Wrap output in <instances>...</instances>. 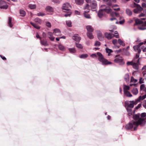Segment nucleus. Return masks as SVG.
<instances>
[{"label":"nucleus","mask_w":146,"mask_h":146,"mask_svg":"<svg viewBox=\"0 0 146 146\" xmlns=\"http://www.w3.org/2000/svg\"><path fill=\"white\" fill-rule=\"evenodd\" d=\"M140 114L138 113L133 115V118L135 120L133 123H129L126 125L125 128H136L139 126L141 127L144 126L146 123V120L145 119L140 118Z\"/></svg>","instance_id":"obj_1"},{"label":"nucleus","mask_w":146,"mask_h":146,"mask_svg":"<svg viewBox=\"0 0 146 146\" xmlns=\"http://www.w3.org/2000/svg\"><path fill=\"white\" fill-rule=\"evenodd\" d=\"M71 6L70 4L68 3H64L63 5L62 9L64 12H66V13L64 14L65 17H66L70 16L71 14L72 11L70 10Z\"/></svg>","instance_id":"obj_2"},{"label":"nucleus","mask_w":146,"mask_h":146,"mask_svg":"<svg viewBox=\"0 0 146 146\" xmlns=\"http://www.w3.org/2000/svg\"><path fill=\"white\" fill-rule=\"evenodd\" d=\"M97 54L99 57L98 60L102 63V64L103 65H108L112 64L111 62L108 61L107 60L104 58L100 52H97Z\"/></svg>","instance_id":"obj_3"},{"label":"nucleus","mask_w":146,"mask_h":146,"mask_svg":"<svg viewBox=\"0 0 146 146\" xmlns=\"http://www.w3.org/2000/svg\"><path fill=\"white\" fill-rule=\"evenodd\" d=\"M111 9L108 7H106L105 8L100 9L98 13V16L100 18H102L105 13H109L111 12Z\"/></svg>","instance_id":"obj_4"},{"label":"nucleus","mask_w":146,"mask_h":146,"mask_svg":"<svg viewBox=\"0 0 146 146\" xmlns=\"http://www.w3.org/2000/svg\"><path fill=\"white\" fill-rule=\"evenodd\" d=\"M115 57L116 58L114 60V62L119 63L120 65H123L125 63L122 57L119 56L118 55H116Z\"/></svg>","instance_id":"obj_5"},{"label":"nucleus","mask_w":146,"mask_h":146,"mask_svg":"<svg viewBox=\"0 0 146 146\" xmlns=\"http://www.w3.org/2000/svg\"><path fill=\"white\" fill-rule=\"evenodd\" d=\"M133 5L134 7H136V8L133 10V12L135 13H139L142 11L143 8L140 6V5L137 4L135 3H134Z\"/></svg>","instance_id":"obj_6"},{"label":"nucleus","mask_w":146,"mask_h":146,"mask_svg":"<svg viewBox=\"0 0 146 146\" xmlns=\"http://www.w3.org/2000/svg\"><path fill=\"white\" fill-rule=\"evenodd\" d=\"M97 3L96 1L92 0L90 3V6L91 7V9L92 11H95L97 7Z\"/></svg>","instance_id":"obj_7"},{"label":"nucleus","mask_w":146,"mask_h":146,"mask_svg":"<svg viewBox=\"0 0 146 146\" xmlns=\"http://www.w3.org/2000/svg\"><path fill=\"white\" fill-rule=\"evenodd\" d=\"M143 44V43L140 42L138 45L134 46L133 48L135 51L137 52L138 53H140L141 52V50L140 47Z\"/></svg>","instance_id":"obj_8"},{"label":"nucleus","mask_w":146,"mask_h":146,"mask_svg":"<svg viewBox=\"0 0 146 146\" xmlns=\"http://www.w3.org/2000/svg\"><path fill=\"white\" fill-rule=\"evenodd\" d=\"M129 102L131 103H129L126 102H125V105L126 106H127V108H133L134 107V105L136 104V101H130Z\"/></svg>","instance_id":"obj_9"},{"label":"nucleus","mask_w":146,"mask_h":146,"mask_svg":"<svg viewBox=\"0 0 146 146\" xmlns=\"http://www.w3.org/2000/svg\"><path fill=\"white\" fill-rule=\"evenodd\" d=\"M8 7V5L5 1L0 0V8L1 9H6Z\"/></svg>","instance_id":"obj_10"},{"label":"nucleus","mask_w":146,"mask_h":146,"mask_svg":"<svg viewBox=\"0 0 146 146\" xmlns=\"http://www.w3.org/2000/svg\"><path fill=\"white\" fill-rule=\"evenodd\" d=\"M105 37L108 39H111L114 37V34L108 33H106L105 34Z\"/></svg>","instance_id":"obj_11"},{"label":"nucleus","mask_w":146,"mask_h":146,"mask_svg":"<svg viewBox=\"0 0 146 146\" xmlns=\"http://www.w3.org/2000/svg\"><path fill=\"white\" fill-rule=\"evenodd\" d=\"M73 39L76 42H79L81 40V38L78 35L75 34L73 36Z\"/></svg>","instance_id":"obj_12"},{"label":"nucleus","mask_w":146,"mask_h":146,"mask_svg":"<svg viewBox=\"0 0 146 146\" xmlns=\"http://www.w3.org/2000/svg\"><path fill=\"white\" fill-rule=\"evenodd\" d=\"M146 98L144 95L139 96L138 98L136 100V104H137L138 102H139L141 100H143Z\"/></svg>","instance_id":"obj_13"},{"label":"nucleus","mask_w":146,"mask_h":146,"mask_svg":"<svg viewBox=\"0 0 146 146\" xmlns=\"http://www.w3.org/2000/svg\"><path fill=\"white\" fill-rule=\"evenodd\" d=\"M86 29L88 32H92L94 31V29L90 25H87L86 26Z\"/></svg>","instance_id":"obj_14"},{"label":"nucleus","mask_w":146,"mask_h":146,"mask_svg":"<svg viewBox=\"0 0 146 146\" xmlns=\"http://www.w3.org/2000/svg\"><path fill=\"white\" fill-rule=\"evenodd\" d=\"M135 23L134 24V26H135L139 24H141L143 23V21L141 20L137 19L135 20Z\"/></svg>","instance_id":"obj_15"},{"label":"nucleus","mask_w":146,"mask_h":146,"mask_svg":"<svg viewBox=\"0 0 146 146\" xmlns=\"http://www.w3.org/2000/svg\"><path fill=\"white\" fill-rule=\"evenodd\" d=\"M46 10L48 12H53L54 11L53 8L50 6H47L45 8Z\"/></svg>","instance_id":"obj_16"},{"label":"nucleus","mask_w":146,"mask_h":146,"mask_svg":"<svg viewBox=\"0 0 146 146\" xmlns=\"http://www.w3.org/2000/svg\"><path fill=\"white\" fill-rule=\"evenodd\" d=\"M89 12V11H84V17L88 19H90L91 18L89 14H86L87 13H88Z\"/></svg>","instance_id":"obj_17"},{"label":"nucleus","mask_w":146,"mask_h":146,"mask_svg":"<svg viewBox=\"0 0 146 146\" xmlns=\"http://www.w3.org/2000/svg\"><path fill=\"white\" fill-rule=\"evenodd\" d=\"M124 94L127 96L128 97H131L132 96V94H131L127 90H124Z\"/></svg>","instance_id":"obj_18"},{"label":"nucleus","mask_w":146,"mask_h":146,"mask_svg":"<svg viewBox=\"0 0 146 146\" xmlns=\"http://www.w3.org/2000/svg\"><path fill=\"white\" fill-rule=\"evenodd\" d=\"M84 0H75V2L78 5H81L83 4Z\"/></svg>","instance_id":"obj_19"},{"label":"nucleus","mask_w":146,"mask_h":146,"mask_svg":"<svg viewBox=\"0 0 146 146\" xmlns=\"http://www.w3.org/2000/svg\"><path fill=\"white\" fill-rule=\"evenodd\" d=\"M126 14L129 16H131L132 15V11L129 9H127L126 10Z\"/></svg>","instance_id":"obj_20"},{"label":"nucleus","mask_w":146,"mask_h":146,"mask_svg":"<svg viewBox=\"0 0 146 146\" xmlns=\"http://www.w3.org/2000/svg\"><path fill=\"white\" fill-rule=\"evenodd\" d=\"M12 21V18L11 17H9L8 18V24L9 26L11 28H12L13 26V25L11 23Z\"/></svg>","instance_id":"obj_21"},{"label":"nucleus","mask_w":146,"mask_h":146,"mask_svg":"<svg viewBox=\"0 0 146 146\" xmlns=\"http://www.w3.org/2000/svg\"><path fill=\"white\" fill-rule=\"evenodd\" d=\"M40 43L42 45H44V46H46L48 45V44L47 43V41L44 40H41L40 41Z\"/></svg>","instance_id":"obj_22"},{"label":"nucleus","mask_w":146,"mask_h":146,"mask_svg":"<svg viewBox=\"0 0 146 146\" xmlns=\"http://www.w3.org/2000/svg\"><path fill=\"white\" fill-rule=\"evenodd\" d=\"M30 23L35 28L37 29H40V27L36 24L32 22H31Z\"/></svg>","instance_id":"obj_23"},{"label":"nucleus","mask_w":146,"mask_h":146,"mask_svg":"<svg viewBox=\"0 0 146 146\" xmlns=\"http://www.w3.org/2000/svg\"><path fill=\"white\" fill-rule=\"evenodd\" d=\"M132 92L134 95H137L138 93V89L136 88H133L132 90Z\"/></svg>","instance_id":"obj_24"},{"label":"nucleus","mask_w":146,"mask_h":146,"mask_svg":"<svg viewBox=\"0 0 146 146\" xmlns=\"http://www.w3.org/2000/svg\"><path fill=\"white\" fill-rule=\"evenodd\" d=\"M92 33V32H88L87 33V35L88 37L90 39H92L94 38Z\"/></svg>","instance_id":"obj_25"},{"label":"nucleus","mask_w":146,"mask_h":146,"mask_svg":"<svg viewBox=\"0 0 146 146\" xmlns=\"http://www.w3.org/2000/svg\"><path fill=\"white\" fill-rule=\"evenodd\" d=\"M124 78L126 82H128L129 80V76L128 74H125Z\"/></svg>","instance_id":"obj_26"},{"label":"nucleus","mask_w":146,"mask_h":146,"mask_svg":"<svg viewBox=\"0 0 146 146\" xmlns=\"http://www.w3.org/2000/svg\"><path fill=\"white\" fill-rule=\"evenodd\" d=\"M20 14L21 16L24 17L25 16L26 12L24 10L20 9Z\"/></svg>","instance_id":"obj_27"},{"label":"nucleus","mask_w":146,"mask_h":146,"mask_svg":"<svg viewBox=\"0 0 146 146\" xmlns=\"http://www.w3.org/2000/svg\"><path fill=\"white\" fill-rule=\"evenodd\" d=\"M58 47L59 49L62 51H64L66 49L65 47L61 44H60L58 45Z\"/></svg>","instance_id":"obj_28"},{"label":"nucleus","mask_w":146,"mask_h":146,"mask_svg":"<svg viewBox=\"0 0 146 146\" xmlns=\"http://www.w3.org/2000/svg\"><path fill=\"white\" fill-rule=\"evenodd\" d=\"M119 44L121 45H122L123 46H125V44L120 39H119L118 41Z\"/></svg>","instance_id":"obj_29"},{"label":"nucleus","mask_w":146,"mask_h":146,"mask_svg":"<svg viewBox=\"0 0 146 146\" xmlns=\"http://www.w3.org/2000/svg\"><path fill=\"white\" fill-rule=\"evenodd\" d=\"M132 66L133 68L135 69L138 70V65L137 63L134 62Z\"/></svg>","instance_id":"obj_30"},{"label":"nucleus","mask_w":146,"mask_h":146,"mask_svg":"<svg viewBox=\"0 0 146 146\" xmlns=\"http://www.w3.org/2000/svg\"><path fill=\"white\" fill-rule=\"evenodd\" d=\"M66 22V25L68 27H72V22L70 21H67Z\"/></svg>","instance_id":"obj_31"},{"label":"nucleus","mask_w":146,"mask_h":146,"mask_svg":"<svg viewBox=\"0 0 146 146\" xmlns=\"http://www.w3.org/2000/svg\"><path fill=\"white\" fill-rule=\"evenodd\" d=\"M34 21L35 22L40 24H41L42 22L41 20L38 18H36L35 19Z\"/></svg>","instance_id":"obj_32"},{"label":"nucleus","mask_w":146,"mask_h":146,"mask_svg":"<svg viewBox=\"0 0 146 146\" xmlns=\"http://www.w3.org/2000/svg\"><path fill=\"white\" fill-rule=\"evenodd\" d=\"M29 7L31 9H35L36 7V6L35 5L31 4H29Z\"/></svg>","instance_id":"obj_33"},{"label":"nucleus","mask_w":146,"mask_h":146,"mask_svg":"<svg viewBox=\"0 0 146 146\" xmlns=\"http://www.w3.org/2000/svg\"><path fill=\"white\" fill-rule=\"evenodd\" d=\"M88 56V55L87 54H83L79 56V57L81 58L84 59L87 57Z\"/></svg>","instance_id":"obj_34"},{"label":"nucleus","mask_w":146,"mask_h":146,"mask_svg":"<svg viewBox=\"0 0 146 146\" xmlns=\"http://www.w3.org/2000/svg\"><path fill=\"white\" fill-rule=\"evenodd\" d=\"M140 53H138L137 54H136V55L135 57L134 58L135 60H137L135 61H136L137 62H138L139 61V59H138L139 56V54Z\"/></svg>","instance_id":"obj_35"},{"label":"nucleus","mask_w":146,"mask_h":146,"mask_svg":"<svg viewBox=\"0 0 146 146\" xmlns=\"http://www.w3.org/2000/svg\"><path fill=\"white\" fill-rule=\"evenodd\" d=\"M68 50L71 53H74L76 51L74 48H69L68 49Z\"/></svg>","instance_id":"obj_36"},{"label":"nucleus","mask_w":146,"mask_h":146,"mask_svg":"<svg viewBox=\"0 0 146 146\" xmlns=\"http://www.w3.org/2000/svg\"><path fill=\"white\" fill-rule=\"evenodd\" d=\"M89 5L88 4H86L84 6V10L87 9L86 11H89Z\"/></svg>","instance_id":"obj_37"},{"label":"nucleus","mask_w":146,"mask_h":146,"mask_svg":"<svg viewBox=\"0 0 146 146\" xmlns=\"http://www.w3.org/2000/svg\"><path fill=\"white\" fill-rule=\"evenodd\" d=\"M106 52L108 54V55L109 56H110V53L113 52L112 50L108 48H106Z\"/></svg>","instance_id":"obj_38"},{"label":"nucleus","mask_w":146,"mask_h":146,"mask_svg":"<svg viewBox=\"0 0 146 146\" xmlns=\"http://www.w3.org/2000/svg\"><path fill=\"white\" fill-rule=\"evenodd\" d=\"M127 110L128 113V114L129 116L131 115L132 113L131 110V109H128L127 108Z\"/></svg>","instance_id":"obj_39"},{"label":"nucleus","mask_w":146,"mask_h":146,"mask_svg":"<svg viewBox=\"0 0 146 146\" xmlns=\"http://www.w3.org/2000/svg\"><path fill=\"white\" fill-rule=\"evenodd\" d=\"M76 47L78 48L82 49L83 48V46L81 44L76 43Z\"/></svg>","instance_id":"obj_40"},{"label":"nucleus","mask_w":146,"mask_h":146,"mask_svg":"<svg viewBox=\"0 0 146 146\" xmlns=\"http://www.w3.org/2000/svg\"><path fill=\"white\" fill-rule=\"evenodd\" d=\"M60 33V30L58 29H55L53 30L54 33Z\"/></svg>","instance_id":"obj_41"},{"label":"nucleus","mask_w":146,"mask_h":146,"mask_svg":"<svg viewBox=\"0 0 146 146\" xmlns=\"http://www.w3.org/2000/svg\"><path fill=\"white\" fill-rule=\"evenodd\" d=\"M111 16H112L114 15H115V16H116L117 17H119V13H117L115 12H112L111 14Z\"/></svg>","instance_id":"obj_42"},{"label":"nucleus","mask_w":146,"mask_h":146,"mask_svg":"<svg viewBox=\"0 0 146 146\" xmlns=\"http://www.w3.org/2000/svg\"><path fill=\"white\" fill-rule=\"evenodd\" d=\"M137 81V80L136 79H134L133 77H131L130 82H134V83H136Z\"/></svg>","instance_id":"obj_43"},{"label":"nucleus","mask_w":146,"mask_h":146,"mask_svg":"<svg viewBox=\"0 0 146 146\" xmlns=\"http://www.w3.org/2000/svg\"><path fill=\"white\" fill-rule=\"evenodd\" d=\"M45 15L46 14L42 12H39L37 14V15L38 16H45Z\"/></svg>","instance_id":"obj_44"},{"label":"nucleus","mask_w":146,"mask_h":146,"mask_svg":"<svg viewBox=\"0 0 146 146\" xmlns=\"http://www.w3.org/2000/svg\"><path fill=\"white\" fill-rule=\"evenodd\" d=\"M126 131H131L133 130V131H136L137 130V128H125Z\"/></svg>","instance_id":"obj_45"},{"label":"nucleus","mask_w":146,"mask_h":146,"mask_svg":"<svg viewBox=\"0 0 146 146\" xmlns=\"http://www.w3.org/2000/svg\"><path fill=\"white\" fill-rule=\"evenodd\" d=\"M138 29L140 30H144L146 29V27H145L142 26V27H138Z\"/></svg>","instance_id":"obj_46"},{"label":"nucleus","mask_w":146,"mask_h":146,"mask_svg":"<svg viewBox=\"0 0 146 146\" xmlns=\"http://www.w3.org/2000/svg\"><path fill=\"white\" fill-rule=\"evenodd\" d=\"M46 25L49 28L51 26L50 23L48 21L46 22Z\"/></svg>","instance_id":"obj_47"},{"label":"nucleus","mask_w":146,"mask_h":146,"mask_svg":"<svg viewBox=\"0 0 146 146\" xmlns=\"http://www.w3.org/2000/svg\"><path fill=\"white\" fill-rule=\"evenodd\" d=\"M139 82L140 84L143 83H144V80L142 77L140 78L139 80Z\"/></svg>","instance_id":"obj_48"},{"label":"nucleus","mask_w":146,"mask_h":146,"mask_svg":"<svg viewBox=\"0 0 146 146\" xmlns=\"http://www.w3.org/2000/svg\"><path fill=\"white\" fill-rule=\"evenodd\" d=\"M129 86H125L124 88H123V91L125 90H129Z\"/></svg>","instance_id":"obj_49"},{"label":"nucleus","mask_w":146,"mask_h":146,"mask_svg":"<svg viewBox=\"0 0 146 146\" xmlns=\"http://www.w3.org/2000/svg\"><path fill=\"white\" fill-rule=\"evenodd\" d=\"M112 43L114 45H115L117 43V40L116 39H114L112 40Z\"/></svg>","instance_id":"obj_50"},{"label":"nucleus","mask_w":146,"mask_h":146,"mask_svg":"<svg viewBox=\"0 0 146 146\" xmlns=\"http://www.w3.org/2000/svg\"><path fill=\"white\" fill-rule=\"evenodd\" d=\"M100 44V42L99 41H96V42H95V46H99Z\"/></svg>","instance_id":"obj_51"},{"label":"nucleus","mask_w":146,"mask_h":146,"mask_svg":"<svg viewBox=\"0 0 146 146\" xmlns=\"http://www.w3.org/2000/svg\"><path fill=\"white\" fill-rule=\"evenodd\" d=\"M141 106V104H139L138 106H136L135 108V110H137L139 108H140Z\"/></svg>","instance_id":"obj_52"},{"label":"nucleus","mask_w":146,"mask_h":146,"mask_svg":"<svg viewBox=\"0 0 146 146\" xmlns=\"http://www.w3.org/2000/svg\"><path fill=\"white\" fill-rule=\"evenodd\" d=\"M141 117H145L146 116V113L144 112L141 113L140 115Z\"/></svg>","instance_id":"obj_53"},{"label":"nucleus","mask_w":146,"mask_h":146,"mask_svg":"<svg viewBox=\"0 0 146 146\" xmlns=\"http://www.w3.org/2000/svg\"><path fill=\"white\" fill-rule=\"evenodd\" d=\"M125 21L124 19H123L121 21H119V23L120 24H123L125 23Z\"/></svg>","instance_id":"obj_54"},{"label":"nucleus","mask_w":146,"mask_h":146,"mask_svg":"<svg viewBox=\"0 0 146 146\" xmlns=\"http://www.w3.org/2000/svg\"><path fill=\"white\" fill-rule=\"evenodd\" d=\"M134 63V62H127V65H133V63Z\"/></svg>","instance_id":"obj_55"},{"label":"nucleus","mask_w":146,"mask_h":146,"mask_svg":"<svg viewBox=\"0 0 146 146\" xmlns=\"http://www.w3.org/2000/svg\"><path fill=\"white\" fill-rule=\"evenodd\" d=\"M98 38L99 40L101 41L103 40L104 39V37L103 36H100Z\"/></svg>","instance_id":"obj_56"},{"label":"nucleus","mask_w":146,"mask_h":146,"mask_svg":"<svg viewBox=\"0 0 146 146\" xmlns=\"http://www.w3.org/2000/svg\"><path fill=\"white\" fill-rule=\"evenodd\" d=\"M143 107L146 109V100H144V103L143 104Z\"/></svg>","instance_id":"obj_57"},{"label":"nucleus","mask_w":146,"mask_h":146,"mask_svg":"<svg viewBox=\"0 0 146 146\" xmlns=\"http://www.w3.org/2000/svg\"><path fill=\"white\" fill-rule=\"evenodd\" d=\"M102 33L98 31V37L102 36Z\"/></svg>","instance_id":"obj_58"},{"label":"nucleus","mask_w":146,"mask_h":146,"mask_svg":"<svg viewBox=\"0 0 146 146\" xmlns=\"http://www.w3.org/2000/svg\"><path fill=\"white\" fill-rule=\"evenodd\" d=\"M145 87V85H144V84H142L141 85V86H140V89L141 90H143V88H144Z\"/></svg>","instance_id":"obj_59"},{"label":"nucleus","mask_w":146,"mask_h":146,"mask_svg":"<svg viewBox=\"0 0 146 146\" xmlns=\"http://www.w3.org/2000/svg\"><path fill=\"white\" fill-rule=\"evenodd\" d=\"M52 2L56 3H59L60 2V1L59 0H52Z\"/></svg>","instance_id":"obj_60"},{"label":"nucleus","mask_w":146,"mask_h":146,"mask_svg":"<svg viewBox=\"0 0 146 146\" xmlns=\"http://www.w3.org/2000/svg\"><path fill=\"white\" fill-rule=\"evenodd\" d=\"M36 38H40V39L41 38V37L40 36L39 34H38V33H36Z\"/></svg>","instance_id":"obj_61"},{"label":"nucleus","mask_w":146,"mask_h":146,"mask_svg":"<svg viewBox=\"0 0 146 146\" xmlns=\"http://www.w3.org/2000/svg\"><path fill=\"white\" fill-rule=\"evenodd\" d=\"M91 56L92 57H97V56L95 54H93L91 55Z\"/></svg>","instance_id":"obj_62"},{"label":"nucleus","mask_w":146,"mask_h":146,"mask_svg":"<svg viewBox=\"0 0 146 146\" xmlns=\"http://www.w3.org/2000/svg\"><path fill=\"white\" fill-rule=\"evenodd\" d=\"M145 16V14L142 13H141L140 14H139V17H144Z\"/></svg>","instance_id":"obj_63"},{"label":"nucleus","mask_w":146,"mask_h":146,"mask_svg":"<svg viewBox=\"0 0 146 146\" xmlns=\"http://www.w3.org/2000/svg\"><path fill=\"white\" fill-rule=\"evenodd\" d=\"M142 6L143 8H146V4L145 3H143L142 4Z\"/></svg>","instance_id":"obj_64"}]
</instances>
